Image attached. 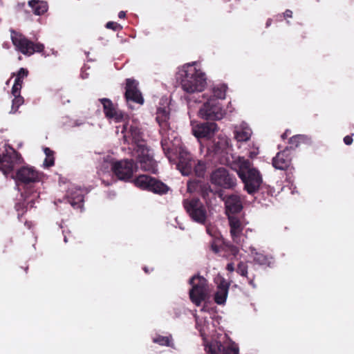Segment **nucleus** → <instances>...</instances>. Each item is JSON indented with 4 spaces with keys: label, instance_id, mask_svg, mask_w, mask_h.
I'll list each match as a JSON object with an SVG mask.
<instances>
[{
    "label": "nucleus",
    "instance_id": "nucleus-1",
    "mask_svg": "<svg viewBox=\"0 0 354 354\" xmlns=\"http://www.w3.org/2000/svg\"><path fill=\"white\" fill-rule=\"evenodd\" d=\"M176 79L180 82L183 89L189 94L187 100L192 132L197 140L199 141V122L198 120L199 118V104L198 98L192 95L198 91V71L194 66V64L185 65L177 73Z\"/></svg>",
    "mask_w": 354,
    "mask_h": 354
},
{
    "label": "nucleus",
    "instance_id": "nucleus-2",
    "mask_svg": "<svg viewBox=\"0 0 354 354\" xmlns=\"http://www.w3.org/2000/svg\"><path fill=\"white\" fill-rule=\"evenodd\" d=\"M161 135V146L169 162H174L183 175H189L194 161L190 153L183 147L180 138L173 130Z\"/></svg>",
    "mask_w": 354,
    "mask_h": 354
},
{
    "label": "nucleus",
    "instance_id": "nucleus-3",
    "mask_svg": "<svg viewBox=\"0 0 354 354\" xmlns=\"http://www.w3.org/2000/svg\"><path fill=\"white\" fill-rule=\"evenodd\" d=\"M127 133L129 135H124V138L127 140L128 136L131 137L132 142L135 144L131 154L136 158L137 162L139 163L140 168L143 171L155 174L157 171V163L153 158L151 150L142 138V133L138 127L131 126Z\"/></svg>",
    "mask_w": 354,
    "mask_h": 354
},
{
    "label": "nucleus",
    "instance_id": "nucleus-4",
    "mask_svg": "<svg viewBox=\"0 0 354 354\" xmlns=\"http://www.w3.org/2000/svg\"><path fill=\"white\" fill-rule=\"evenodd\" d=\"M230 166L237 172L248 194H252L259 189L263 182L262 176L259 170L252 167V162L248 159L242 156L232 157Z\"/></svg>",
    "mask_w": 354,
    "mask_h": 354
},
{
    "label": "nucleus",
    "instance_id": "nucleus-5",
    "mask_svg": "<svg viewBox=\"0 0 354 354\" xmlns=\"http://www.w3.org/2000/svg\"><path fill=\"white\" fill-rule=\"evenodd\" d=\"M10 37L15 50L24 55L30 56L35 53H41L44 49V44L35 43L14 30H10Z\"/></svg>",
    "mask_w": 354,
    "mask_h": 354
},
{
    "label": "nucleus",
    "instance_id": "nucleus-6",
    "mask_svg": "<svg viewBox=\"0 0 354 354\" xmlns=\"http://www.w3.org/2000/svg\"><path fill=\"white\" fill-rule=\"evenodd\" d=\"M133 182L136 187L158 195L166 194L170 190L167 185L149 175H140L134 179Z\"/></svg>",
    "mask_w": 354,
    "mask_h": 354
},
{
    "label": "nucleus",
    "instance_id": "nucleus-7",
    "mask_svg": "<svg viewBox=\"0 0 354 354\" xmlns=\"http://www.w3.org/2000/svg\"><path fill=\"white\" fill-rule=\"evenodd\" d=\"M138 165L140 166L136 159H124L113 162L111 169L113 175L118 180L126 182L132 178Z\"/></svg>",
    "mask_w": 354,
    "mask_h": 354
},
{
    "label": "nucleus",
    "instance_id": "nucleus-8",
    "mask_svg": "<svg viewBox=\"0 0 354 354\" xmlns=\"http://www.w3.org/2000/svg\"><path fill=\"white\" fill-rule=\"evenodd\" d=\"M225 114L221 104L215 97L207 98L201 109V115L206 120H221Z\"/></svg>",
    "mask_w": 354,
    "mask_h": 354
},
{
    "label": "nucleus",
    "instance_id": "nucleus-9",
    "mask_svg": "<svg viewBox=\"0 0 354 354\" xmlns=\"http://www.w3.org/2000/svg\"><path fill=\"white\" fill-rule=\"evenodd\" d=\"M21 154L12 147H9L5 153L0 154V170L8 175L13 171L15 165L21 163Z\"/></svg>",
    "mask_w": 354,
    "mask_h": 354
},
{
    "label": "nucleus",
    "instance_id": "nucleus-10",
    "mask_svg": "<svg viewBox=\"0 0 354 354\" xmlns=\"http://www.w3.org/2000/svg\"><path fill=\"white\" fill-rule=\"evenodd\" d=\"M43 174L32 167H21L16 173L15 180L19 184L28 186L41 180Z\"/></svg>",
    "mask_w": 354,
    "mask_h": 354
},
{
    "label": "nucleus",
    "instance_id": "nucleus-11",
    "mask_svg": "<svg viewBox=\"0 0 354 354\" xmlns=\"http://www.w3.org/2000/svg\"><path fill=\"white\" fill-rule=\"evenodd\" d=\"M211 182L224 189H233L236 185V178L223 167L218 168L212 172Z\"/></svg>",
    "mask_w": 354,
    "mask_h": 354
},
{
    "label": "nucleus",
    "instance_id": "nucleus-12",
    "mask_svg": "<svg viewBox=\"0 0 354 354\" xmlns=\"http://www.w3.org/2000/svg\"><path fill=\"white\" fill-rule=\"evenodd\" d=\"M206 342L205 338H203ZM205 350L207 354H239V347L234 342L212 341L209 344L205 343Z\"/></svg>",
    "mask_w": 354,
    "mask_h": 354
},
{
    "label": "nucleus",
    "instance_id": "nucleus-13",
    "mask_svg": "<svg viewBox=\"0 0 354 354\" xmlns=\"http://www.w3.org/2000/svg\"><path fill=\"white\" fill-rule=\"evenodd\" d=\"M103 106V111L105 117L107 119H112L116 122L123 120L124 113L122 111L119 110L116 105L109 98L99 99Z\"/></svg>",
    "mask_w": 354,
    "mask_h": 354
},
{
    "label": "nucleus",
    "instance_id": "nucleus-14",
    "mask_svg": "<svg viewBox=\"0 0 354 354\" xmlns=\"http://www.w3.org/2000/svg\"><path fill=\"white\" fill-rule=\"evenodd\" d=\"M228 222L230 233L234 243L240 244L243 230V225L240 219L234 215H229Z\"/></svg>",
    "mask_w": 354,
    "mask_h": 354
},
{
    "label": "nucleus",
    "instance_id": "nucleus-15",
    "mask_svg": "<svg viewBox=\"0 0 354 354\" xmlns=\"http://www.w3.org/2000/svg\"><path fill=\"white\" fill-rule=\"evenodd\" d=\"M170 112L169 107L158 108L156 112V120L160 126V133H165L172 131L170 123Z\"/></svg>",
    "mask_w": 354,
    "mask_h": 354
},
{
    "label": "nucleus",
    "instance_id": "nucleus-16",
    "mask_svg": "<svg viewBox=\"0 0 354 354\" xmlns=\"http://www.w3.org/2000/svg\"><path fill=\"white\" fill-rule=\"evenodd\" d=\"M225 201V213L229 217V215H233L239 213L243 209L242 203L239 196L232 194L227 198H223Z\"/></svg>",
    "mask_w": 354,
    "mask_h": 354
},
{
    "label": "nucleus",
    "instance_id": "nucleus-17",
    "mask_svg": "<svg viewBox=\"0 0 354 354\" xmlns=\"http://www.w3.org/2000/svg\"><path fill=\"white\" fill-rule=\"evenodd\" d=\"M183 206L192 219L199 223V198L194 196L192 198L183 200Z\"/></svg>",
    "mask_w": 354,
    "mask_h": 354
},
{
    "label": "nucleus",
    "instance_id": "nucleus-18",
    "mask_svg": "<svg viewBox=\"0 0 354 354\" xmlns=\"http://www.w3.org/2000/svg\"><path fill=\"white\" fill-rule=\"evenodd\" d=\"M291 162V157L287 150H283L277 153L272 159L273 167L279 170H286L288 168Z\"/></svg>",
    "mask_w": 354,
    "mask_h": 354
},
{
    "label": "nucleus",
    "instance_id": "nucleus-19",
    "mask_svg": "<svg viewBox=\"0 0 354 354\" xmlns=\"http://www.w3.org/2000/svg\"><path fill=\"white\" fill-rule=\"evenodd\" d=\"M230 283L225 279H222L217 286V290L214 293V301L218 305L225 304L229 291Z\"/></svg>",
    "mask_w": 354,
    "mask_h": 354
},
{
    "label": "nucleus",
    "instance_id": "nucleus-20",
    "mask_svg": "<svg viewBox=\"0 0 354 354\" xmlns=\"http://www.w3.org/2000/svg\"><path fill=\"white\" fill-rule=\"evenodd\" d=\"M189 283L192 286L189 292L190 300L196 306H199V272L190 278Z\"/></svg>",
    "mask_w": 354,
    "mask_h": 354
},
{
    "label": "nucleus",
    "instance_id": "nucleus-21",
    "mask_svg": "<svg viewBox=\"0 0 354 354\" xmlns=\"http://www.w3.org/2000/svg\"><path fill=\"white\" fill-rule=\"evenodd\" d=\"M67 201L75 209H81L84 203V194L81 189L71 190L67 195Z\"/></svg>",
    "mask_w": 354,
    "mask_h": 354
},
{
    "label": "nucleus",
    "instance_id": "nucleus-22",
    "mask_svg": "<svg viewBox=\"0 0 354 354\" xmlns=\"http://www.w3.org/2000/svg\"><path fill=\"white\" fill-rule=\"evenodd\" d=\"M252 133L251 129L245 122H243L239 127H235L234 131V138L238 142H246L249 140Z\"/></svg>",
    "mask_w": 354,
    "mask_h": 354
},
{
    "label": "nucleus",
    "instance_id": "nucleus-23",
    "mask_svg": "<svg viewBox=\"0 0 354 354\" xmlns=\"http://www.w3.org/2000/svg\"><path fill=\"white\" fill-rule=\"evenodd\" d=\"M28 6L35 15H42L47 12L48 6L46 1L41 0H30Z\"/></svg>",
    "mask_w": 354,
    "mask_h": 354
},
{
    "label": "nucleus",
    "instance_id": "nucleus-24",
    "mask_svg": "<svg viewBox=\"0 0 354 354\" xmlns=\"http://www.w3.org/2000/svg\"><path fill=\"white\" fill-rule=\"evenodd\" d=\"M218 131V126L214 122L201 124V138H211Z\"/></svg>",
    "mask_w": 354,
    "mask_h": 354
},
{
    "label": "nucleus",
    "instance_id": "nucleus-25",
    "mask_svg": "<svg viewBox=\"0 0 354 354\" xmlns=\"http://www.w3.org/2000/svg\"><path fill=\"white\" fill-rule=\"evenodd\" d=\"M28 75V71L26 68H21L17 72L16 79L15 80L14 85L12 88V94L18 93L20 92L23 80Z\"/></svg>",
    "mask_w": 354,
    "mask_h": 354
},
{
    "label": "nucleus",
    "instance_id": "nucleus-26",
    "mask_svg": "<svg viewBox=\"0 0 354 354\" xmlns=\"http://www.w3.org/2000/svg\"><path fill=\"white\" fill-rule=\"evenodd\" d=\"M198 165H199V162L195 167L192 168L194 169L196 173V177L193 179H190L187 181V191L191 195H194L198 194L199 192V179L198 174Z\"/></svg>",
    "mask_w": 354,
    "mask_h": 354
},
{
    "label": "nucleus",
    "instance_id": "nucleus-27",
    "mask_svg": "<svg viewBox=\"0 0 354 354\" xmlns=\"http://www.w3.org/2000/svg\"><path fill=\"white\" fill-rule=\"evenodd\" d=\"M250 251L253 256L254 261L259 265L269 266L270 263V258L263 254V253L258 252L257 250L253 248H250Z\"/></svg>",
    "mask_w": 354,
    "mask_h": 354
},
{
    "label": "nucleus",
    "instance_id": "nucleus-28",
    "mask_svg": "<svg viewBox=\"0 0 354 354\" xmlns=\"http://www.w3.org/2000/svg\"><path fill=\"white\" fill-rule=\"evenodd\" d=\"M212 297V288L207 284L206 279L201 276V301H209Z\"/></svg>",
    "mask_w": 354,
    "mask_h": 354
},
{
    "label": "nucleus",
    "instance_id": "nucleus-29",
    "mask_svg": "<svg viewBox=\"0 0 354 354\" xmlns=\"http://www.w3.org/2000/svg\"><path fill=\"white\" fill-rule=\"evenodd\" d=\"M124 97L127 102L131 101L139 104H143L144 103V98L139 90L131 91L129 93V95H126L125 93Z\"/></svg>",
    "mask_w": 354,
    "mask_h": 354
},
{
    "label": "nucleus",
    "instance_id": "nucleus-30",
    "mask_svg": "<svg viewBox=\"0 0 354 354\" xmlns=\"http://www.w3.org/2000/svg\"><path fill=\"white\" fill-rule=\"evenodd\" d=\"M46 158L44 161V166L45 167H50L55 165L54 151L50 148L46 147L44 149Z\"/></svg>",
    "mask_w": 354,
    "mask_h": 354
},
{
    "label": "nucleus",
    "instance_id": "nucleus-31",
    "mask_svg": "<svg viewBox=\"0 0 354 354\" xmlns=\"http://www.w3.org/2000/svg\"><path fill=\"white\" fill-rule=\"evenodd\" d=\"M227 90V86L225 84H222L216 87L212 88L213 96L210 97H215L218 100V99H224L225 97Z\"/></svg>",
    "mask_w": 354,
    "mask_h": 354
},
{
    "label": "nucleus",
    "instance_id": "nucleus-32",
    "mask_svg": "<svg viewBox=\"0 0 354 354\" xmlns=\"http://www.w3.org/2000/svg\"><path fill=\"white\" fill-rule=\"evenodd\" d=\"M154 343L158 344L160 346H172L171 337L157 335L153 339Z\"/></svg>",
    "mask_w": 354,
    "mask_h": 354
},
{
    "label": "nucleus",
    "instance_id": "nucleus-33",
    "mask_svg": "<svg viewBox=\"0 0 354 354\" xmlns=\"http://www.w3.org/2000/svg\"><path fill=\"white\" fill-rule=\"evenodd\" d=\"M138 90V82L136 80L131 78H128L126 80V95H129L130 92Z\"/></svg>",
    "mask_w": 354,
    "mask_h": 354
},
{
    "label": "nucleus",
    "instance_id": "nucleus-34",
    "mask_svg": "<svg viewBox=\"0 0 354 354\" xmlns=\"http://www.w3.org/2000/svg\"><path fill=\"white\" fill-rule=\"evenodd\" d=\"M12 95L15 96V98L12 100V111L16 112L19 107L24 104V100L20 95V92Z\"/></svg>",
    "mask_w": 354,
    "mask_h": 354
},
{
    "label": "nucleus",
    "instance_id": "nucleus-35",
    "mask_svg": "<svg viewBox=\"0 0 354 354\" xmlns=\"http://www.w3.org/2000/svg\"><path fill=\"white\" fill-rule=\"evenodd\" d=\"M248 266L245 262L240 261L237 265L236 272L242 277L248 278Z\"/></svg>",
    "mask_w": 354,
    "mask_h": 354
},
{
    "label": "nucleus",
    "instance_id": "nucleus-36",
    "mask_svg": "<svg viewBox=\"0 0 354 354\" xmlns=\"http://www.w3.org/2000/svg\"><path fill=\"white\" fill-rule=\"evenodd\" d=\"M304 140V136L301 135H297L291 137L289 140V143L295 147H297L301 140Z\"/></svg>",
    "mask_w": 354,
    "mask_h": 354
},
{
    "label": "nucleus",
    "instance_id": "nucleus-37",
    "mask_svg": "<svg viewBox=\"0 0 354 354\" xmlns=\"http://www.w3.org/2000/svg\"><path fill=\"white\" fill-rule=\"evenodd\" d=\"M221 242V240L220 237H217L214 239H212L210 242L212 250L218 253L219 252V247L218 244Z\"/></svg>",
    "mask_w": 354,
    "mask_h": 354
},
{
    "label": "nucleus",
    "instance_id": "nucleus-38",
    "mask_svg": "<svg viewBox=\"0 0 354 354\" xmlns=\"http://www.w3.org/2000/svg\"><path fill=\"white\" fill-rule=\"evenodd\" d=\"M206 231L207 233L212 238V239L219 237V234L218 233L216 229L212 226H207L206 227Z\"/></svg>",
    "mask_w": 354,
    "mask_h": 354
},
{
    "label": "nucleus",
    "instance_id": "nucleus-39",
    "mask_svg": "<svg viewBox=\"0 0 354 354\" xmlns=\"http://www.w3.org/2000/svg\"><path fill=\"white\" fill-rule=\"evenodd\" d=\"M106 28H109V29H111L114 31H117V30L122 29V26L119 24L114 22V21L107 22L106 24Z\"/></svg>",
    "mask_w": 354,
    "mask_h": 354
},
{
    "label": "nucleus",
    "instance_id": "nucleus-40",
    "mask_svg": "<svg viewBox=\"0 0 354 354\" xmlns=\"http://www.w3.org/2000/svg\"><path fill=\"white\" fill-rule=\"evenodd\" d=\"M201 92L203 90V88L207 85V79L205 77V74L201 72Z\"/></svg>",
    "mask_w": 354,
    "mask_h": 354
},
{
    "label": "nucleus",
    "instance_id": "nucleus-41",
    "mask_svg": "<svg viewBox=\"0 0 354 354\" xmlns=\"http://www.w3.org/2000/svg\"><path fill=\"white\" fill-rule=\"evenodd\" d=\"M344 142L346 145H349L353 142V138L350 136H346L344 138Z\"/></svg>",
    "mask_w": 354,
    "mask_h": 354
},
{
    "label": "nucleus",
    "instance_id": "nucleus-42",
    "mask_svg": "<svg viewBox=\"0 0 354 354\" xmlns=\"http://www.w3.org/2000/svg\"><path fill=\"white\" fill-rule=\"evenodd\" d=\"M226 269L227 271H229L230 272H234L235 270L234 263H227V265L226 266Z\"/></svg>",
    "mask_w": 354,
    "mask_h": 354
},
{
    "label": "nucleus",
    "instance_id": "nucleus-43",
    "mask_svg": "<svg viewBox=\"0 0 354 354\" xmlns=\"http://www.w3.org/2000/svg\"><path fill=\"white\" fill-rule=\"evenodd\" d=\"M200 213H201V223H203L204 221H205V209H203L202 208V207L201 206V211H200Z\"/></svg>",
    "mask_w": 354,
    "mask_h": 354
},
{
    "label": "nucleus",
    "instance_id": "nucleus-44",
    "mask_svg": "<svg viewBox=\"0 0 354 354\" xmlns=\"http://www.w3.org/2000/svg\"><path fill=\"white\" fill-rule=\"evenodd\" d=\"M248 279V283L250 286H252L254 288H256V285L255 283H254V276H253L252 277L250 278L248 277V278H247Z\"/></svg>",
    "mask_w": 354,
    "mask_h": 354
},
{
    "label": "nucleus",
    "instance_id": "nucleus-45",
    "mask_svg": "<svg viewBox=\"0 0 354 354\" xmlns=\"http://www.w3.org/2000/svg\"><path fill=\"white\" fill-rule=\"evenodd\" d=\"M284 17H292V12L290 10H286L283 13Z\"/></svg>",
    "mask_w": 354,
    "mask_h": 354
},
{
    "label": "nucleus",
    "instance_id": "nucleus-46",
    "mask_svg": "<svg viewBox=\"0 0 354 354\" xmlns=\"http://www.w3.org/2000/svg\"><path fill=\"white\" fill-rule=\"evenodd\" d=\"M230 250L234 254H236L239 252V249L236 246H231Z\"/></svg>",
    "mask_w": 354,
    "mask_h": 354
},
{
    "label": "nucleus",
    "instance_id": "nucleus-47",
    "mask_svg": "<svg viewBox=\"0 0 354 354\" xmlns=\"http://www.w3.org/2000/svg\"><path fill=\"white\" fill-rule=\"evenodd\" d=\"M126 17V12L124 11H120L118 13V17L120 19H124Z\"/></svg>",
    "mask_w": 354,
    "mask_h": 354
},
{
    "label": "nucleus",
    "instance_id": "nucleus-48",
    "mask_svg": "<svg viewBox=\"0 0 354 354\" xmlns=\"http://www.w3.org/2000/svg\"><path fill=\"white\" fill-rule=\"evenodd\" d=\"M257 154H258V152L252 151V152H250V155H249V156H250L251 158H254Z\"/></svg>",
    "mask_w": 354,
    "mask_h": 354
},
{
    "label": "nucleus",
    "instance_id": "nucleus-49",
    "mask_svg": "<svg viewBox=\"0 0 354 354\" xmlns=\"http://www.w3.org/2000/svg\"><path fill=\"white\" fill-rule=\"evenodd\" d=\"M194 317H195V320H196V328H198V327L199 326V323L198 322V317H197L196 314L194 315Z\"/></svg>",
    "mask_w": 354,
    "mask_h": 354
},
{
    "label": "nucleus",
    "instance_id": "nucleus-50",
    "mask_svg": "<svg viewBox=\"0 0 354 354\" xmlns=\"http://www.w3.org/2000/svg\"><path fill=\"white\" fill-rule=\"evenodd\" d=\"M288 131H286L284 133H283V134L281 135V138H282V139H283V140H284V139L287 137Z\"/></svg>",
    "mask_w": 354,
    "mask_h": 354
},
{
    "label": "nucleus",
    "instance_id": "nucleus-51",
    "mask_svg": "<svg viewBox=\"0 0 354 354\" xmlns=\"http://www.w3.org/2000/svg\"><path fill=\"white\" fill-rule=\"evenodd\" d=\"M144 270H145V272L146 273H148V272H149V270H148V269H147V268H144Z\"/></svg>",
    "mask_w": 354,
    "mask_h": 354
},
{
    "label": "nucleus",
    "instance_id": "nucleus-52",
    "mask_svg": "<svg viewBox=\"0 0 354 354\" xmlns=\"http://www.w3.org/2000/svg\"><path fill=\"white\" fill-rule=\"evenodd\" d=\"M219 196H220L221 198H222L223 194H222V193H221H221H219Z\"/></svg>",
    "mask_w": 354,
    "mask_h": 354
},
{
    "label": "nucleus",
    "instance_id": "nucleus-53",
    "mask_svg": "<svg viewBox=\"0 0 354 354\" xmlns=\"http://www.w3.org/2000/svg\"><path fill=\"white\" fill-rule=\"evenodd\" d=\"M267 26H269L270 25V22L268 21L267 24H266Z\"/></svg>",
    "mask_w": 354,
    "mask_h": 354
},
{
    "label": "nucleus",
    "instance_id": "nucleus-54",
    "mask_svg": "<svg viewBox=\"0 0 354 354\" xmlns=\"http://www.w3.org/2000/svg\"><path fill=\"white\" fill-rule=\"evenodd\" d=\"M64 241H65V242H66V241H67V240H66V237L64 238Z\"/></svg>",
    "mask_w": 354,
    "mask_h": 354
},
{
    "label": "nucleus",
    "instance_id": "nucleus-55",
    "mask_svg": "<svg viewBox=\"0 0 354 354\" xmlns=\"http://www.w3.org/2000/svg\"><path fill=\"white\" fill-rule=\"evenodd\" d=\"M28 269V267L26 268V272H27V270Z\"/></svg>",
    "mask_w": 354,
    "mask_h": 354
},
{
    "label": "nucleus",
    "instance_id": "nucleus-56",
    "mask_svg": "<svg viewBox=\"0 0 354 354\" xmlns=\"http://www.w3.org/2000/svg\"><path fill=\"white\" fill-rule=\"evenodd\" d=\"M203 98H205V97H206L205 95H203Z\"/></svg>",
    "mask_w": 354,
    "mask_h": 354
}]
</instances>
